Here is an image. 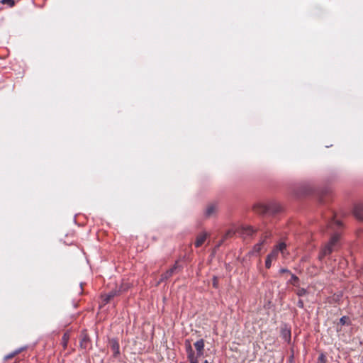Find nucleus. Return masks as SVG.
Here are the masks:
<instances>
[{"label":"nucleus","mask_w":363,"mask_h":363,"mask_svg":"<svg viewBox=\"0 0 363 363\" xmlns=\"http://www.w3.org/2000/svg\"><path fill=\"white\" fill-rule=\"evenodd\" d=\"M297 306L299 307L300 308H304V303H303V300L301 299H299L297 302Z\"/></svg>","instance_id":"obj_32"},{"label":"nucleus","mask_w":363,"mask_h":363,"mask_svg":"<svg viewBox=\"0 0 363 363\" xmlns=\"http://www.w3.org/2000/svg\"><path fill=\"white\" fill-rule=\"evenodd\" d=\"M79 345L81 348L86 349L90 345V338L86 333H83L82 335V338L79 342Z\"/></svg>","instance_id":"obj_9"},{"label":"nucleus","mask_w":363,"mask_h":363,"mask_svg":"<svg viewBox=\"0 0 363 363\" xmlns=\"http://www.w3.org/2000/svg\"><path fill=\"white\" fill-rule=\"evenodd\" d=\"M130 288V284L128 283H123L119 287L118 291H120V294L125 292L128 290Z\"/></svg>","instance_id":"obj_18"},{"label":"nucleus","mask_w":363,"mask_h":363,"mask_svg":"<svg viewBox=\"0 0 363 363\" xmlns=\"http://www.w3.org/2000/svg\"><path fill=\"white\" fill-rule=\"evenodd\" d=\"M340 323L342 325H351V321L350 320L349 317L344 315L340 318Z\"/></svg>","instance_id":"obj_16"},{"label":"nucleus","mask_w":363,"mask_h":363,"mask_svg":"<svg viewBox=\"0 0 363 363\" xmlns=\"http://www.w3.org/2000/svg\"><path fill=\"white\" fill-rule=\"evenodd\" d=\"M80 288H82V283H80Z\"/></svg>","instance_id":"obj_36"},{"label":"nucleus","mask_w":363,"mask_h":363,"mask_svg":"<svg viewBox=\"0 0 363 363\" xmlns=\"http://www.w3.org/2000/svg\"><path fill=\"white\" fill-rule=\"evenodd\" d=\"M185 349L187 354V359L195 357V352L194 351L189 340H185Z\"/></svg>","instance_id":"obj_11"},{"label":"nucleus","mask_w":363,"mask_h":363,"mask_svg":"<svg viewBox=\"0 0 363 363\" xmlns=\"http://www.w3.org/2000/svg\"><path fill=\"white\" fill-rule=\"evenodd\" d=\"M213 287L215 289H218V279L216 276L213 277Z\"/></svg>","instance_id":"obj_25"},{"label":"nucleus","mask_w":363,"mask_h":363,"mask_svg":"<svg viewBox=\"0 0 363 363\" xmlns=\"http://www.w3.org/2000/svg\"><path fill=\"white\" fill-rule=\"evenodd\" d=\"M296 294L298 296L301 297V296H303L306 294H307L308 291H307V289H306L304 288H299L297 289Z\"/></svg>","instance_id":"obj_19"},{"label":"nucleus","mask_w":363,"mask_h":363,"mask_svg":"<svg viewBox=\"0 0 363 363\" xmlns=\"http://www.w3.org/2000/svg\"><path fill=\"white\" fill-rule=\"evenodd\" d=\"M26 348V347H20L14 351V354H18L22 351H23Z\"/></svg>","instance_id":"obj_33"},{"label":"nucleus","mask_w":363,"mask_h":363,"mask_svg":"<svg viewBox=\"0 0 363 363\" xmlns=\"http://www.w3.org/2000/svg\"><path fill=\"white\" fill-rule=\"evenodd\" d=\"M204 346L205 345L203 339H200L194 343V347L196 349L195 355L196 357L200 358L201 356L203 355Z\"/></svg>","instance_id":"obj_5"},{"label":"nucleus","mask_w":363,"mask_h":363,"mask_svg":"<svg viewBox=\"0 0 363 363\" xmlns=\"http://www.w3.org/2000/svg\"><path fill=\"white\" fill-rule=\"evenodd\" d=\"M339 238L340 235L337 233H335L331 236L329 242L323 247L319 253L318 259L320 261L322 262L325 257L330 255L333 252L337 245Z\"/></svg>","instance_id":"obj_2"},{"label":"nucleus","mask_w":363,"mask_h":363,"mask_svg":"<svg viewBox=\"0 0 363 363\" xmlns=\"http://www.w3.org/2000/svg\"><path fill=\"white\" fill-rule=\"evenodd\" d=\"M278 256V250H273L268 255L267 257L271 259H276L277 257Z\"/></svg>","instance_id":"obj_20"},{"label":"nucleus","mask_w":363,"mask_h":363,"mask_svg":"<svg viewBox=\"0 0 363 363\" xmlns=\"http://www.w3.org/2000/svg\"><path fill=\"white\" fill-rule=\"evenodd\" d=\"M317 363H326V356L325 354H320L317 359Z\"/></svg>","instance_id":"obj_21"},{"label":"nucleus","mask_w":363,"mask_h":363,"mask_svg":"<svg viewBox=\"0 0 363 363\" xmlns=\"http://www.w3.org/2000/svg\"><path fill=\"white\" fill-rule=\"evenodd\" d=\"M279 273L280 274H284V273H286V274H291V272L289 269H286V268H281L279 269Z\"/></svg>","instance_id":"obj_29"},{"label":"nucleus","mask_w":363,"mask_h":363,"mask_svg":"<svg viewBox=\"0 0 363 363\" xmlns=\"http://www.w3.org/2000/svg\"><path fill=\"white\" fill-rule=\"evenodd\" d=\"M199 358L196 357V356L191 358H188L190 363H199Z\"/></svg>","instance_id":"obj_28"},{"label":"nucleus","mask_w":363,"mask_h":363,"mask_svg":"<svg viewBox=\"0 0 363 363\" xmlns=\"http://www.w3.org/2000/svg\"><path fill=\"white\" fill-rule=\"evenodd\" d=\"M224 238H223L221 240H220L217 244L214 247V252L221 246V245L223 244V241H224Z\"/></svg>","instance_id":"obj_30"},{"label":"nucleus","mask_w":363,"mask_h":363,"mask_svg":"<svg viewBox=\"0 0 363 363\" xmlns=\"http://www.w3.org/2000/svg\"><path fill=\"white\" fill-rule=\"evenodd\" d=\"M291 363H292V362H291Z\"/></svg>","instance_id":"obj_38"},{"label":"nucleus","mask_w":363,"mask_h":363,"mask_svg":"<svg viewBox=\"0 0 363 363\" xmlns=\"http://www.w3.org/2000/svg\"><path fill=\"white\" fill-rule=\"evenodd\" d=\"M319 202H320V203H324L323 198L322 196L320 198V199H319Z\"/></svg>","instance_id":"obj_34"},{"label":"nucleus","mask_w":363,"mask_h":363,"mask_svg":"<svg viewBox=\"0 0 363 363\" xmlns=\"http://www.w3.org/2000/svg\"><path fill=\"white\" fill-rule=\"evenodd\" d=\"M272 260V259H269L268 257L266 258V260H265V267H266V268L269 269L271 267Z\"/></svg>","instance_id":"obj_27"},{"label":"nucleus","mask_w":363,"mask_h":363,"mask_svg":"<svg viewBox=\"0 0 363 363\" xmlns=\"http://www.w3.org/2000/svg\"><path fill=\"white\" fill-rule=\"evenodd\" d=\"M1 3L3 4H7L9 7H13L15 4L14 0H1Z\"/></svg>","instance_id":"obj_23"},{"label":"nucleus","mask_w":363,"mask_h":363,"mask_svg":"<svg viewBox=\"0 0 363 363\" xmlns=\"http://www.w3.org/2000/svg\"><path fill=\"white\" fill-rule=\"evenodd\" d=\"M325 225L327 229L335 230L342 226V223L339 220H336L335 214L331 212L330 216L328 218H325Z\"/></svg>","instance_id":"obj_4"},{"label":"nucleus","mask_w":363,"mask_h":363,"mask_svg":"<svg viewBox=\"0 0 363 363\" xmlns=\"http://www.w3.org/2000/svg\"><path fill=\"white\" fill-rule=\"evenodd\" d=\"M291 330L287 328L286 327L281 328V337L283 340H284L287 342H290L291 341Z\"/></svg>","instance_id":"obj_10"},{"label":"nucleus","mask_w":363,"mask_h":363,"mask_svg":"<svg viewBox=\"0 0 363 363\" xmlns=\"http://www.w3.org/2000/svg\"><path fill=\"white\" fill-rule=\"evenodd\" d=\"M256 213L260 215H275L281 211L280 206L276 202H269L267 204L256 203L253 206Z\"/></svg>","instance_id":"obj_1"},{"label":"nucleus","mask_w":363,"mask_h":363,"mask_svg":"<svg viewBox=\"0 0 363 363\" xmlns=\"http://www.w3.org/2000/svg\"><path fill=\"white\" fill-rule=\"evenodd\" d=\"M182 269V267L178 264V261H176L175 264L170 269L161 274L157 284L168 280L174 273H176L177 270Z\"/></svg>","instance_id":"obj_3"},{"label":"nucleus","mask_w":363,"mask_h":363,"mask_svg":"<svg viewBox=\"0 0 363 363\" xmlns=\"http://www.w3.org/2000/svg\"><path fill=\"white\" fill-rule=\"evenodd\" d=\"M286 244L284 242H281L279 244H278L277 245H276V247H274V250H278V252L280 251V252H283V250L286 248Z\"/></svg>","instance_id":"obj_22"},{"label":"nucleus","mask_w":363,"mask_h":363,"mask_svg":"<svg viewBox=\"0 0 363 363\" xmlns=\"http://www.w3.org/2000/svg\"><path fill=\"white\" fill-rule=\"evenodd\" d=\"M217 211V205L216 203H210L206 206L204 211V216L206 218L213 216Z\"/></svg>","instance_id":"obj_7"},{"label":"nucleus","mask_w":363,"mask_h":363,"mask_svg":"<svg viewBox=\"0 0 363 363\" xmlns=\"http://www.w3.org/2000/svg\"><path fill=\"white\" fill-rule=\"evenodd\" d=\"M69 339L68 333H65L62 337V344L64 348H66Z\"/></svg>","instance_id":"obj_17"},{"label":"nucleus","mask_w":363,"mask_h":363,"mask_svg":"<svg viewBox=\"0 0 363 363\" xmlns=\"http://www.w3.org/2000/svg\"><path fill=\"white\" fill-rule=\"evenodd\" d=\"M255 231L256 230L251 226H243L241 228V234L243 236H251Z\"/></svg>","instance_id":"obj_13"},{"label":"nucleus","mask_w":363,"mask_h":363,"mask_svg":"<svg viewBox=\"0 0 363 363\" xmlns=\"http://www.w3.org/2000/svg\"><path fill=\"white\" fill-rule=\"evenodd\" d=\"M291 279L287 281V284H291L295 287H299V278L294 274H291Z\"/></svg>","instance_id":"obj_14"},{"label":"nucleus","mask_w":363,"mask_h":363,"mask_svg":"<svg viewBox=\"0 0 363 363\" xmlns=\"http://www.w3.org/2000/svg\"><path fill=\"white\" fill-rule=\"evenodd\" d=\"M102 298H103V301L104 302V303H108L111 301V299H112L111 297H109L108 294H106L102 296Z\"/></svg>","instance_id":"obj_26"},{"label":"nucleus","mask_w":363,"mask_h":363,"mask_svg":"<svg viewBox=\"0 0 363 363\" xmlns=\"http://www.w3.org/2000/svg\"><path fill=\"white\" fill-rule=\"evenodd\" d=\"M207 238V233H202L200 235H199L196 238V242L194 243L196 247H201Z\"/></svg>","instance_id":"obj_12"},{"label":"nucleus","mask_w":363,"mask_h":363,"mask_svg":"<svg viewBox=\"0 0 363 363\" xmlns=\"http://www.w3.org/2000/svg\"><path fill=\"white\" fill-rule=\"evenodd\" d=\"M16 355V354H14V351H13V352L10 353V354H7V355H6V356H5V357H4V359H5V360H7V359H11V358H13V357H15Z\"/></svg>","instance_id":"obj_31"},{"label":"nucleus","mask_w":363,"mask_h":363,"mask_svg":"<svg viewBox=\"0 0 363 363\" xmlns=\"http://www.w3.org/2000/svg\"><path fill=\"white\" fill-rule=\"evenodd\" d=\"M354 215L360 220H363V203H357L354 207Z\"/></svg>","instance_id":"obj_8"},{"label":"nucleus","mask_w":363,"mask_h":363,"mask_svg":"<svg viewBox=\"0 0 363 363\" xmlns=\"http://www.w3.org/2000/svg\"><path fill=\"white\" fill-rule=\"evenodd\" d=\"M108 345L111 351L113 353V355L114 357H116L118 355L120 354V345L118 340L117 339L113 338L110 340Z\"/></svg>","instance_id":"obj_6"},{"label":"nucleus","mask_w":363,"mask_h":363,"mask_svg":"<svg viewBox=\"0 0 363 363\" xmlns=\"http://www.w3.org/2000/svg\"><path fill=\"white\" fill-rule=\"evenodd\" d=\"M203 363H209V362H208L207 359H206V360L203 362Z\"/></svg>","instance_id":"obj_35"},{"label":"nucleus","mask_w":363,"mask_h":363,"mask_svg":"<svg viewBox=\"0 0 363 363\" xmlns=\"http://www.w3.org/2000/svg\"><path fill=\"white\" fill-rule=\"evenodd\" d=\"M265 239L259 242V243L256 244L253 247V253H259L262 249V246L264 244Z\"/></svg>","instance_id":"obj_15"},{"label":"nucleus","mask_w":363,"mask_h":363,"mask_svg":"<svg viewBox=\"0 0 363 363\" xmlns=\"http://www.w3.org/2000/svg\"><path fill=\"white\" fill-rule=\"evenodd\" d=\"M108 294H109V297H111L113 298L114 296L120 294V291H118V289L117 288H116L115 289L111 290L108 293Z\"/></svg>","instance_id":"obj_24"},{"label":"nucleus","mask_w":363,"mask_h":363,"mask_svg":"<svg viewBox=\"0 0 363 363\" xmlns=\"http://www.w3.org/2000/svg\"><path fill=\"white\" fill-rule=\"evenodd\" d=\"M180 363H184V362H180Z\"/></svg>","instance_id":"obj_37"}]
</instances>
